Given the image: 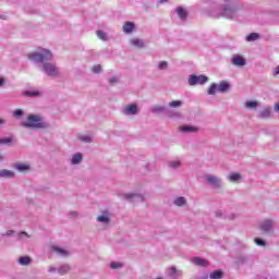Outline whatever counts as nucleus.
Wrapping results in <instances>:
<instances>
[{
    "mask_svg": "<svg viewBox=\"0 0 279 279\" xmlns=\"http://www.w3.org/2000/svg\"><path fill=\"white\" fill-rule=\"evenodd\" d=\"M28 60L32 62H40L44 63V71L49 77H58L60 75V71H58V68L53 63H47L51 58H53V54L51 53V50L49 49H41L39 52H32L27 54Z\"/></svg>",
    "mask_w": 279,
    "mask_h": 279,
    "instance_id": "nucleus-1",
    "label": "nucleus"
},
{
    "mask_svg": "<svg viewBox=\"0 0 279 279\" xmlns=\"http://www.w3.org/2000/svg\"><path fill=\"white\" fill-rule=\"evenodd\" d=\"M23 128H28L31 130H45L49 128V124L43 121V118L39 116H28L26 122H24Z\"/></svg>",
    "mask_w": 279,
    "mask_h": 279,
    "instance_id": "nucleus-2",
    "label": "nucleus"
},
{
    "mask_svg": "<svg viewBox=\"0 0 279 279\" xmlns=\"http://www.w3.org/2000/svg\"><path fill=\"white\" fill-rule=\"evenodd\" d=\"M206 82H208V76L204 75V74H201V75H192L190 78H189V84L190 86H195L197 84H206Z\"/></svg>",
    "mask_w": 279,
    "mask_h": 279,
    "instance_id": "nucleus-3",
    "label": "nucleus"
},
{
    "mask_svg": "<svg viewBox=\"0 0 279 279\" xmlns=\"http://www.w3.org/2000/svg\"><path fill=\"white\" fill-rule=\"evenodd\" d=\"M135 27L136 25L133 22H125L122 26V32H124V34H132Z\"/></svg>",
    "mask_w": 279,
    "mask_h": 279,
    "instance_id": "nucleus-4",
    "label": "nucleus"
},
{
    "mask_svg": "<svg viewBox=\"0 0 279 279\" xmlns=\"http://www.w3.org/2000/svg\"><path fill=\"white\" fill-rule=\"evenodd\" d=\"M206 180L208 184H210L211 186H215L216 189H219V186H221V181L217 177L207 175Z\"/></svg>",
    "mask_w": 279,
    "mask_h": 279,
    "instance_id": "nucleus-5",
    "label": "nucleus"
},
{
    "mask_svg": "<svg viewBox=\"0 0 279 279\" xmlns=\"http://www.w3.org/2000/svg\"><path fill=\"white\" fill-rule=\"evenodd\" d=\"M15 169L20 171V173H25V171H29L31 167L29 163L17 162L15 163Z\"/></svg>",
    "mask_w": 279,
    "mask_h": 279,
    "instance_id": "nucleus-6",
    "label": "nucleus"
},
{
    "mask_svg": "<svg viewBox=\"0 0 279 279\" xmlns=\"http://www.w3.org/2000/svg\"><path fill=\"white\" fill-rule=\"evenodd\" d=\"M192 263H194V265H197L198 267H208V260L201 257L192 258Z\"/></svg>",
    "mask_w": 279,
    "mask_h": 279,
    "instance_id": "nucleus-7",
    "label": "nucleus"
},
{
    "mask_svg": "<svg viewBox=\"0 0 279 279\" xmlns=\"http://www.w3.org/2000/svg\"><path fill=\"white\" fill-rule=\"evenodd\" d=\"M51 251L58 256H69V252L60 246H51Z\"/></svg>",
    "mask_w": 279,
    "mask_h": 279,
    "instance_id": "nucleus-8",
    "label": "nucleus"
},
{
    "mask_svg": "<svg viewBox=\"0 0 279 279\" xmlns=\"http://www.w3.org/2000/svg\"><path fill=\"white\" fill-rule=\"evenodd\" d=\"M272 227L274 223L271 222V220H265L260 226L263 232H271Z\"/></svg>",
    "mask_w": 279,
    "mask_h": 279,
    "instance_id": "nucleus-9",
    "label": "nucleus"
},
{
    "mask_svg": "<svg viewBox=\"0 0 279 279\" xmlns=\"http://www.w3.org/2000/svg\"><path fill=\"white\" fill-rule=\"evenodd\" d=\"M232 64L235 66H245V59L243 57H233Z\"/></svg>",
    "mask_w": 279,
    "mask_h": 279,
    "instance_id": "nucleus-10",
    "label": "nucleus"
},
{
    "mask_svg": "<svg viewBox=\"0 0 279 279\" xmlns=\"http://www.w3.org/2000/svg\"><path fill=\"white\" fill-rule=\"evenodd\" d=\"M230 88V83L227 81H221L218 85V92L219 93H227V90Z\"/></svg>",
    "mask_w": 279,
    "mask_h": 279,
    "instance_id": "nucleus-11",
    "label": "nucleus"
},
{
    "mask_svg": "<svg viewBox=\"0 0 279 279\" xmlns=\"http://www.w3.org/2000/svg\"><path fill=\"white\" fill-rule=\"evenodd\" d=\"M138 112V107L136 105H129L125 108V114H136Z\"/></svg>",
    "mask_w": 279,
    "mask_h": 279,
    "instance_id": "nucleus-12",
    "label": "nucleus"
},
{
    "mask_svg": "<svg viewBox=\"0 0 279 279\" xmlns=\"http://www.w3.org/2000/svg\"><path fill=\"white\" fill-rule=\"evenodd\" d=\"M130 45H132V47H136L137 49H143V47H145V44L141 39H130Z\"/></svg>",
    "mask_w": 279,
    "mask_h": 279,
    "instance_id": "nucleus-13",
    "label": "nucleus"
},
{
    "mask_svg": "<svg viewBox=\"0 0 279 279\" xmlns=\"http://www.w3.org/2000/svg\"><path fill=\"white\" fill-rule=\"evenodd\" d=\"M181 132L184 133H191V132H197V126H189V125H183L180 128Z\"/></svg>",
    "mask_w": 279,
    "mask_h": 279,
    "instance_id": "nucleus-14",
    "label": "nucleus"
},
{
    "mask_svg": "<svg viewBox=\"0 0 279 279\" xmlns=\"http://www.w3.org/2000/svg\"><path fill=\"white\" fill-rule=\"evenodd\" d=\"M210 279H221L223 278V271L222 270H215L209 275Z\"/></svg>",
    "mask_w": 279,
    "mask_h": 279,
    "instance_id": "nucleus-15",
    "label": "nucleus"
},
{
    "mask_svg": "<svg viewBox=\"0 0 279 279\" xmlns=\"http://www.w3.org/2000/svg\"><path fill=\"white\" fill-rule=\"evenodd\" d=\"M0 178H14V172L11 170H1Z\"/></svg>",
    "mask_w": 279,
    "mask_h": 279,
    "instance_id": "nucleus-16",
    "label": "nucleus"
},
{
    "mask_svg": "<svg viewBox=\"0 0 279 279\" xmlns=\"http://www.w3.org/2000/svg\"><path fill=\"white\" fill-rule=\"evenodd\" d=\"M97 221H99L100 223H110V217L108 216V214H105L102 216H98Z\"/></svg>",
    "mask_w": 279,
    "mask_h": 279,
    "instance_id": "nucleus-17",
    "label": "nucleus"
},
{
    "mask_svg": "<svg viewBox=\"0 0 279 279\" xmlns=\"http://www.w3.org/2000/svg\"><path fill=\"white\" fill-rule=\"evenodd\" d=\"M258 38H260V35H258V33H251L246 37V40H247V43H253V40H258Z\"/></svg>",
    "mask_w": 279,
    "mask_h": 279,
    "instance_id": "nucleus-18",
    "label": "nucleus"
},
{
    "mask_svg": "<svg viewBox=\"0 0 279 279\" xmlns=\"http://www.w3.org/2000/svg\"><path fill=\"white\" fill-rule=\"evenodd\" d=\"M82 162V154H76L72 157V165H80Z\"/></svg>",
    "mask_w": 279,
    "mask_h": 279,
    "instance_id": "nucleus-19",
    "label": "nucleus"
},
{
    "mask_svg": "<svg viewBox=\"0 0 279 279\" xmlns=\"http://www.w3.org/2000/svg\"><path fill=\"white\" fill-rule=\"evenodd\" d=\"M20 265H29L32 263V258L29 256H23L19 259Z\"/></svg>",
    "mask_w": 279,
    "mask_h": 279,
    "instance_id": "nucleus-20",
    "label": "nucleus"
},
{
    "mask_svg": "<svg viewBox=\"0 0 279 279\" xmlns=\"http://www.w3.org/2000/svg\"><path fill=\"white\" fill-rule=\"evenodd\" d=\"M229 180H230V182H239V180H241V174L232 173V174H230Z\"/></svg>",
    "mask_w": 279,
    "mask_h": 279,
    "instance_id": "nucleus-21",
    "label": "nucleus"
},
{
    "mask_svg": "<svg viewBox=\"0 0 279 279\" xmlns=\"http://www.w3.org/2000/svg\"><path fill=\"white\" fill-rule=\"evenodd\" d=\"M174 204L175 206H184V204H186V198L184 197H178L175 201H174Z\"/></svg>",
    "mask_w": 279,
    "mask_h": 279,
    "instance_id": "nucleus-22",
    "label": "nucleus"
},
{
    "mask_svg": "<svg viewBox=\"0 0 279 279\" xmlns=\"http://www.w3.org/2000/svg\"><path fill=\"white\" fill-rule=\"evenodd\" d=\"M177 12H178L180 19H186V16H187L186 10H184L182 8H178Z\"/></svg>",
    "mask_w": 279,
    "mask_h": 279,
    "instance_id": "nucleus-23",
    "label": "nucleus"
},
{
    "mask_svg": "<svg viewBox=\"0 0 279 279\" xmlns=\"http://www.w3.org/2000/svg\"><path fill=\"white\" fill-rule=\"evenodd\" d=\"M219 90V87H217V84H211L208 89V95H215Z\"/></svg>",
    "mask_w": 279,
    "mask_h": 279,
    "instance_id": "nucleus-24",
    "label": "nucleus"
},
{
    "mask_svg": "<svg viewBox=\"0 0 279 279\" xmlns=\"http://www.w3.org/2000/svg\"><path fill=\"white\" fill-rule=\"evenodd\" d=\"M258 102L257 101H246L245 102V108L252 109V108H257Z\"/></svg>",
    "mask_w": 279,
    "mask_h": 279,
    "instance_id": "nucleus-25",
    "label": "nucleus"
},
{
    "mask_svg": "<svg viewBox=\"0 0 279 279\" xmlns=\"http://www.w3.org/2000/svg\"><path fill=\"white\" fill-rule=\"evenodd\" d=\"M169 276L171 277V278H178V268H175V267H171L170 269H169Z\"/></svg>",
    "mask_w": 279,
    "mask_h": 279,
    "instance_id": "nucleus-26",
    "label": "nucleus"
},
{
    "mask_svg": "<svg viewBox=\"0 0 279 279\" xmlns=\"http://www.w3.org/2000/svg\"><path fill=\"white\" fill-rule=\"evenodd\" d=\"M170 108H180V106H182V101L180 100H174L169 102Z\"/></svg>",
    "mask_w": 279,
    "mask_h": 279,
    "instance_id": "nucleus-27",
    "label": "nucleus"
},
{
    "mask_svg": "<svg viewBox=\"0 0 279 279\" xmlns=\"http://www.w3.org/2000/svg\"><path fill=\"white\" fill-rule=\"evenodd\" d=\"M69 266L68 265H63V266H61V269H59V274L61 275V276H64V274H68L69 272Z\"/></svg>",
    "mask_w": 279,
    "mask_h": 279,
    "instance_id": "nucleus-28",
    "label": "nucleus"
},
{
    "mask_svg": "<svg viewBox=\"0 0 279 279\" xmlns=\"http://www.w3.org/2000/svg\"><path fill=\"white\" fill-rule=\"evenodd\" d=\"M12 143V137L0 138V145H8Z\"/></svg>",
    "mask_w": 279,
    "mask_h": 279,
    "instance_id": "nucleus-29",
    "label": "nucleus"
},
{
    "mask_svg": "<svg viewBox=\"0 0 279 279\" xmlns=\"http://www.w3.org/2000/svg\"><path fill=\"white\" fill-rule=\"evenodd\" d=\"M270 114H271V109H264L262 111L263 119H267V117H270Z\"/></svg>",
    "mask_w": 279,
    "mask_h": 279,
    "instance_id": "nucleus-30",
    "label": "nucleus"
},
{
    "mask_svg": "<svg viewBox=\"0 0 279 279\" xmlns=\"http://www.w3.org/2000/svg\"><path fill=\"white\" fill-rule=\"evenodd\" d=\"M111 269H121L123 265L121 263L113 262L110 264Z\"/></svg>",
    "mask_w": 279,
    "mask_h": 279,
    "instance_id": "nucleus-31",
    "label": "nucleus"
},
{
    "mask_svg": "<svg viewBox=\"0 0 279 279\" xmlns=\"http://www.w3.org/2000/svg\"><path fill=\"white\" fill-rule=\"evenodd\" d=\"M228 14H234V9L230 7L225 8V16H228Z\"/></svg>",
    "mask_w": 279,
    "mask_h": 279,
    "instance_id": "nucleus-32",
    "label": "nucleus"
},
{
    "mask_svg": "<svg viewBox=\"0 0 279 279\" xmlns=\"http://www.w3.org/2000/svg\"><path fill=\"white\" fill-rule=\"evenodd\" d=\"M96 34L98 38H100V40H106V33H104L102 31H97Z\"/></svg>",
    "mask_w": 279,
    "mask_h": 279,
    "instance_id": "nucleus-33",
    "label": "nucleus"
},
{
    "mask_svg": "<svg viewBox=\"0 0 279 279\" xmlns=\"http://www.w3.org/2000/svg\"><path fill=\"white\" fill-rule=\"evenodd\" d=\"M254 241H255L256 245H260V246L267 245V243L262 239L255 238Z\"/></svg>",
    "mask_w": 279,
    "mask_h": 279,
    "instance_id": "nucleus-34",
    "label": "nucleus"
},
{
    "mask_svg": "<svg viewBox=\"0 0 279 279\" xmlns=\"http://www.w3.org/2000/svg\"><path fill=\"white\" fill-rule=\"evenodd\" d=\"M25 95L27 97H36L37 95H40L39 92H26Z\"/></svg>",
    "mask_w": 279,
    "mask_h": 279,
    "instance_id": "nucleus-35",
    "label": "nucleus"
},
{
    "mask_svg": "<svg viewBox=\"0 0 279 279\" xmlns=\"http://www.w3.org/2000/svg\"><path fill=\"white\" fill-rule=\"evenodd\" d=\"M92 71H93L94 73H99V72L101 71V65H99V64L94 65V66L92 68Z\"/></svg>",
    "mask_w": 279,
    "mask_h": 279,
    "instance_id": "nucleus-36",
    "label": "nucleus"
},
{
    "mask_svg": "<svg viewBox=\"0 0 279 279\" xmlns=\"http://www.w3.org/2000/svg\"><path fill=\"white\" fill-rule=\"evenodd\" d=\"M169 165L172 169H178V167H180V161H170Z\"/></svg>",
    "mask_w": 279,
    "mask_h": 279,
    "instance_id": "nucleus-37",
    "label": "nucleus"
},
{
    "mask_svg": "<svg viewBox=\"0 0 279 279\" xmlns=\"http://www.w3.org/2000/svg\"><path fill=\"white\" fill-rule=\"evenodd\" d=\"M13 114L14 117H23V110L16 109Z\"/></svg>",
    "mask_w": 279,
    "mask_h": 279,
    "instance_id": "nucleus-38",
    "label": "nucleus"
},
{
    "mask_svg": "<svg viewBox=\"0 0 279 279\" xmlns=\"http://www.w3.org/2000/svg\"><path fill=\"white\" fill-rule=\"evenodd\" d=\"M167 66H168V63L166 61H162V62L159 63V69L160 70H165V69H167Z\"/></svg>",
    "mask_w": 279,
    "mask_h": 279,
    "instance_id": "nucleus-39",
    "label": "nucleus"
},
{
    "mask_svg": "<svg viewBox=\"0 0 279 279\" xmlns=\"http://www.w3.org/2000/svg\"><path fill=\"white\" fill-rule=\"evenodd\" d=\"M81 141H83L84 143H90V136L81 137Z\"/></svg>",
    "mask_w": 279,
    "mask_h": 279,
    "instance_id": "nucleus-40",
    "label": "nucleus"
},
{
    "mask_svg": "<svg viewBox=\"0 0 279 279\" xmlns=\"http://www.w3.org/2000/svg\"><path fill=\"white\" fill-rule=\"evenodd\" d=\"M117 82H118L117 76H113L112 78L109 80L110 84H117Z\"/></svg>",
    "mask_w": 279,
    "mask_h": 279,
    "instance_id": "nucleus-41",
    "label": "nucleus"
},
{
    "mask_svg": "<svg viewBox=\"0 0 279 279\" xmlns=\"http://www.w3.org/2000/svg\"><path fill=\"white\" fill-rule=\"evenodd\" d=\"M274 76L279 77V65L275 69Z\"/></svg>",
    "mask_w": 279,
    "mask_h": 279,
    "instance_id": "nucleus-42",
    "label": "nucleus"
},
{
    "mask_svg": "<svg viewBox=\"0 0 279 279\" xmlns=\"http://www.w3.org/2000/svg\"><path fill=\"white\" fill-rule=\"evenodd\" d=\"M3 84H5V81L3 80V77H0V86H3Z\"/></svg>",
    "mask_w": 279,
    "mask_h": 279,
    "instance_id": "nucleus-43",
    "label": "nucleus"
},
{
    "mask_svg": "<svg viewBox=\"0 0 279 279\" xmlns=\"http://www.w3.org/2000/svg\"><path fill=\"white\" fill-rule=\"evenodd\" d=\"M131 197H134V194L126 195V198L130 199Z\"/></svg>",
    "mask_w": 279,
    "mask_h": 279,
    "instance_id": "nucleus-44",
    "label": "nucleus"
},
{
    "mask_svg": "<svg viewBox=\"0 0 279 279\" xmlns=\"http://www.w3.org/2000/svg\"><path fill=\"white\" fill-rule=\"evenodd\" d=\"M3 123H5V121H3V119H0V125H3Z\"/></svg>",
    "mask_w": 279,
    "mask_h": 279,
    "instance_id": "nucleus-45",
    "label": "nucleus"
},
{
    "mask_svg": "<svg viewBox=\"0 0 279 279\" xmlns=\"http://www.w3.org/2000/svg\"><path fill=\"white\" fill-rule=\"evenodd\" d=\"M169 0H161L160 3H167Z\"/></svg>",
    "mask_w": 279,
    "mask_h": 279,
    "instance_id": "nucleus-46",
    "label": "nucleus"
},
{
    "mask_svg": "<svg viewBox=\"0 0 279 279\" xmlns=\"http://www.w3.org/2000/svg\"><path fill=\"white\" fill-rule=\"evenodd\" d=\"M7 234H8V235H11V234H12V231L7 232Z\"/></svg>",
    "mask_w": 279,
    "mask_h": 279,
    "instance_id": "nucleus-47",
    "label": "nucleus"
},
{
    "mask_svg": "<svg viewBox=\"0 0 279 279\" xmlns=\"http://www.w3.org/2000/svg\"><path fill=\"white\" fill-rule=\"evenodd\" d=\"M22 234H27L26 232H22Z\"/></svg>",
    "mask_w": 279,
    "mask_h": 279,
    "instance_id": "nucleus-48",
    "label": "nucleus"
},
{
    "mask_svg": "<svg viewBox=\"0 0 279 279\" xmlns=\"http://www.w3.org/2000/svg\"><path fill=\"white\" fill-rule=\"evenodd\" d=\"M0 160H1V155H0Z\"/></svg>",
    "mask_w": 279,
    "mask_h": 279,
    "instance_id": "nucleus-49",
    "label": "nucleus"
}]
</instances>
